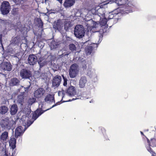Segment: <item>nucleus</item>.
<instances>
[{"label":"nucleus","mask_w":156,"mask_h":156,"mask_svg":"<svg viewBox=\"0 0 156 156\" xmlns=\"http://www.w3.org/2000/svg\"><path fill=\"white\" fill-rule=\"evenodd\" d=\"M57 1H58L60 4H62V1L63 0H56Z\"/></svg>","instance_id":"obj_52"},{"label":"nucleus","mask_w":156,"mask_h":156,"mask_svg":"<svg viewBox=\"0 0 156 156\" xmlns=\"http://www.w3.org/2000/svg\"><path fill=\"white\" fill-rule=\"evenodd\" d=\"M35 120H33V121H30L29 122H27V127L26 128H28L34 122Z\"/></svg>","instance_id":"obj_47"},{"label":"nucleus","mask_w":156,"mask_h":156,"mask_svg":"<svg viewBox=\"0 0 156 156\" xmlns=\"http://www.w3.org/2000/svg\"><path fill=\"white\" fill-rule=\"evenodd\" d=\"M30 85L28 86L27 87H24L23 86H21L20 88L18 89V91L20 93V94H24L26 92H27L29 88Z\"/></svg>","instance_id":"obj_27"},{"label":"nucleus","mask_w":156,"mask_h":156,"mask_svg":"<svg viewBox=\"0 0 156 156\" xmlns=\"http://www.w3.org/2000/svg\"><path fill=\"white\" fill-rule=\"evenodd\" d=\"M45 0V1L46 2V1H47L48 0Z\"/></svg>","instance_id":"obj_58"},{"label":"nucleus","mask_w":156,"mask_h":156,"mask_svg":"<svg viewBox=\"0 0 156 156\" xmlns=\"http://www.w3.org/2000/svg\"><path fill=\"white\" fill-rule=\"evenodd\" d=\"M20 38L19 36L12 37L11 44L14 46L18 45L20 44Z\"/></svg>","instance_id":"obj_24"},{"label":"nucleus","mask_w":156,"mask_h":156,"mask_svg":"<svg viewBox=\"0 0 156 156\" xmlns=\"http://www.w3.org/2000/svg\"><path fill=\"white\" fill-rule=\"evenodd\" d=\"M17 111L18 107L17 105L13 104L11 105L10 109V112L12 115H15Z\"/></svg>","instance_id":"obj_26"},{"label":"nucleus","mask_w":156,"mask_h":156,"mask_svg":"<svg viewBox=\"0 0 156 156\" xmlns=\"http://www.w3.org/2000/svg\"><path fill=\"white\" fill-rule=\"evenodd\" d=\"M87 74L90 78L93 79L94 82L98 80L97 75L96 73L95 69H94L88 67Z\"/></svg>","instance_id":"obj_13"},{"label":"nucleus","mask_w":156,"mask_h":156,"mask_svg":"<svg viewBox=\"0 0 156 156\" xmlns=\"http://www.w3.org/2000/svg\"><path fill=\"white\" fill-rule=\"evenodd\" d=\"M59 42L56 41H52L49 44V46L51 50L56 49L58 48L59 44Z\"/></svg>","instance_id":"obj_25"},{"label":"nucleus","mask_w":156,"mask_h":156,"mask_svg":"<svg viewBox=\"0 0 156 156\" xmlns=\"http://www.w3.org/2000/svg\"><path fill=\"white\" fill-rule=\"evenodd\" d=\"M62 27V21L60 19H58L54 23L53 28L55 30L60 31Z\"/></svg>","instance_id":"obj_18"},{"label":"nucleus","mask_w":156,"mask_h":156,"mask_svg":"<svg viewBox=\"0 0 156 156\" xmlns=\"http://www.w3.org/2000/svg\"><path fill=\"white\" fill-rule=\"evenodd\" d=\"M98 19H99L98 22H96L93 20H90L89 21L87 22V26L89 27L90 26V25L91 24V26L93 28L101 27V28L100 30L99 35H98L99 37L101 34H102L103 35V34H105L107 33L108 31L107 30L108 25L107 24L108 20L105 16L104 17H101V18Z\"/></svg>","instance_id":"obj_2"},{"label":"nucleus","mask_w":156,"mask_h":156,"mask_svg":"<svg viewBox=\"0 0 156 156\" xmlns=\"http://www.w3.org/2000/svg\"><path fill=\"white\" fill-rule=\"evenodd\" d=\"M12 149V154L11 155V156H16V149ZM5 154L3 155V156H9L6 153V151H5Z\"/></svg>","instance_id":"obj_39"},{"label":"nucleus","mask_w":156,"mask_h":156,"mask_svg":"<svg viewBox=\"0 0 156 156\" xmlns=\"http://www.w3.org/2000/svg\"><path fill=\"white\" fill-rule=\"evenodd\" d=\"M2 23L3 24L4 27H6L9 24L8 21L7 20H2Z\"/></svg>","instance_id":"obj_43"},{"label":"nucleus","mask_w":156,"mask_h":156,"mask_svg":"<svg viewBox=\"0 0 156 156\" xmlns=\"http://www.w3.org/2000/svg\"><path fill=\"white\" fill-rule=\"evenodd\" d=\"M36 25L38 28L41 29L40 31L37 32L34 31V33L35 35L37 36L38 37H40L42 35L43 29V22L40 18H37L36 19Z\"/></svg>","instance_id":"obj_9"},{"label":"nucleus","mask_w":156,"mask_h":156,"mask_svg":"<svg viewBox=\"0 0 156 156\" xmlns=\"http://www.w3.org/2000/svg\"><path fill=\"white\" fill-rule=\"evenodd\" d=\"M18 9L16 8H14L12 9L13 14H16L18 13Z\"/></svg>","instance_id":"obj_48"},{"label":"nucleus","mask_w":156,"mask_h":156,"mask_svg":"<svg viewBox=\"0 0 156 156\" xmlns=\"http://www.w3.org/2000/svg\"><path fill=\"white\" fill-rule=\"evenodd\" d=\"M27 61L28 64L32 66L36 64L38 61L37 57L33 54H30L29 55Z\"/></svg>","instance_id":"obj_16"},{"label":"nucleus","mask_w":156,"mask_h":156,"mask_svg":"<svg viewBox=\"0 0 156 156\" xmlns=\"http://www.w3.org/2000/svg\"><path fill=\"white\" fill-rule=\"evenodd\" d=\"M69 49L72 52H75L76 51V45L73 44H70L69 46Z\"/></svg>","instance_id":"obj_35"},{"label":"nucleus","mask_w":156,"mask_h":156,"mask_svg":"<svg viewBox=\"0 0 156 156\" xmlns=\"http://www.w3.org/2000/svg\"><path fill=\"white\" fill-rule=\"evenodd\" d=\"M8 111V108L5 105L0 106V114L3 115L6 113Z\"/></svg>","instance_id":"obj_31"},{"label":"nucleus","mask_w":156,"mask_h":156,"mask_svg":"<svg viewBox=\"0 0 156 156\" xmlns=\"http://www.w3.org/2000/svg\"><path fill=\"white\" fill-rule=\"evenodd\" d=\"M66 93L69 96H74L76 94V91L75 87L71 86L69 87L66 90Z\"/></svg>","instance_id":"obj_20"},{"label":"nucleus","mask_w":156,"mask_h":156,"mask_svg":"<svg viewBox=\"0 0 156 156\" xmlns=\"http://www.w3.org/2000/svg\"><path fill=\"white\" fill-rule=\"evenodd\" d=\"M18 59L19 60V59H21V57H18Z\"/></svg>","instance_id":"obj_56"},{"label":"nucleus","mask_w":156,"mask_h":156,"mask_svg":"<svg viewBox=\"0 0 156 156\" xmlns=\"http://www.w3.org/2000/svg\"><path fill=\"white\" fill-rule=\"evenodd\" d=\"M88 42H89V41H86V42H85L84 43V44H86Z\"/></svg>","instance_id":"obj_55"},{"label":"nucleus","mask_w":156,"mask_h":156,"mask_svg":"<svg viewBox=\"0 0 156 156\" xmlns=\"http://www.w3.org/2000/svg\"><path fill=\"white\" fill-rule=\"evenodd\" d=\"M119 13H121L122 14V13L119 12V11H118L117 9L112 12H110L109 13V15L108 17V20H109L113 19L114 16H115Z\"/></svg>","instance_id":"obj_30"},{"label":"nucleus","mask_w":156,"mask_h":156,"mask_svg":"<svg viewBox=\"0 0 156 156\" xmlns=\"http://www.w3.org/2000/svg\"><path fill=\"white\" fill-rule=\"evenodd\" d=\"M3 35L2 34L0 33V43H1V46L0 47V49H1V51H4V47L2 44V37Z\"/></svg>","instance_id":"obj_38"},{"label":"nucleus","mask_w":156,"mask_h":156,"mask_svg":"<svg viewBox=\"0 0 156 156\" xmlns=\"http://www.w3.org/2000/svg\"><path fill=\"white\" fill-rule=\"evenodd\" d=\"M44 100L46 102L50 103L54 102L55 103L54 96V95L49 94L47 95L44 98Z\"/></svg>","instance_id":"obj_22"},{"label":"nucleus","mask_w":156,"mask_h":156,"mask_svg":"<svg viewBox=\"0 0 156 156\" xmlns=\"http://www.w3.org/2000/svg\"><path fill=\"white\" fill-rule=\"evenodd\" d=\"M74 35L77 38H82L84 36L85 30L82 25H77L74 28Z\"/></svg>","instance_id":"obj_7"},{"label":"nucleus","mask_w":156,"mask_h":156,"mask_svg":"<svg viewBox=\"0 0 156 156\" xmlns=\"http://www.w3.org/2000/svg\"><path fill=\"white\" fill-rule=\"evenodd\" d=\"M90 88L89 89V90H92L93 91H94V86L91 85L90 86Z\"/></svg>","instance_id":"obj_51"},{"label":"nucleus","mask_w":156,"mask_h":156,"mask_svg":"<svg viewBox=\"0 0 156 156\" xmlns=\"http://www.w3.org/2000/svg\"><path fill=\"white\" fill-rule=\"evenodd\" d=\"M27 129V128L25 126H19L15 129V137L16 139L19 138L18 141L20 143L22 142V138L21 136Z\"/></svg>","instance_id":"obj_8"},{"label":"nucleus","mask_w":156,"mask_h":156,"mask_svg":"<svg viewBox=\"0 0 156 156\" xmlns=\"http://www.w3.org/2000/svg\"><path fill=\"white\" fill-rule=\"evenodd\" d=\"M69 55V53L67 52H64L60 55V57L61 58L64 57L65 58H68V56Z\"/></svg>","instance_id":"obj_44"},{"label":"nucleus","mask_w":156,"mask_h":156,"mask_svg":"<svg viewBox=\"0 0 156 156\" xmlns=\"http://www.w3.org/2000/svg\"><path fill=\"white\" fill-rule=\"evenodd\" d=\"M19 119L17 118L15 121L12 120L11 121L8 118H5L1 120L0 125L1 127L4 129H11L13 133V130L15 127L16 121Z\"/></svg>","instance_id":"obj_4"},{"label":"nucleus","mask_w":156,"mask_h":156,"mask_svg":"<svg viewBox=\"0 0 156 156\" xmlns=\"http://www.w3.org/2000/svg\"><path fill=\"white\" fill-rule=\"evenodd\" d=\"M38 46L41 49H42L44 46V45H43V42L40 43L38 44Z\"/></svg>","instance_id":"obj_50"},{"label":"nucleus","mask_w":156,"mask_h":156,"mask_svg":"<svg viewBox=\"0 0 156 156\" xmlns=\"http://www.w3.org/2000/svg\"><path fill=\"white\" fill-rule=\"evenodd\" d=\"M105 9L99 6L94 7L88 11L86 15L85 20L86 21H89L92 20L93 18H101V17L105 16Z\"/></svg>","instance_id":"obj_3"},{"label":"nucleus","mask_w":156,"mask_h":156,"mask_svg":"<svg viewBox=\"0 0 156 156\" xmlns=\"http://www.w3.org/2000/svg\"><path fill=\"white\" fill-rule=\"evenodd\" d=\"M37 62L40 66V69L46 64V61L42 58L40 59L37 61Z\"/></svg>","instance_id":"obj_33"},{"label":"nucleus","mask_w":156,"mask_h":156,"mask_svg":"<svg viewBox=\"0 0 156 156\" xmlns=\"http://www.w3.org/2000/svg\"><path fill=\"white\" fill-rule=\"evenodd\" d=\"M0 140L1 142L6 141L8 138V133L7 132L5 131L2 133L0 136Z\"/></svg>","instance_id":"obj_28"},{"label":"nucleus","mask_w":156,"mask_h":156,"mask_svg":"<svg viewBox=\"0 0 156 156\" xmlns=\"http://www.w3.org/2000/svg\"><path fill=\"white\" fill-rule=\"evenodd\" d=\"M81 99L80 97V96H77L76 98H73L72 99H69V100L67 101H64L63 102H69V101H73L76 99Z\"/></svg>","instance_id":"obj_46"},{"label":"nucleus","mask_w":156,"mask_h":156,"mask_svg":"<svg viewBox=\"0 0 156 156\" xmlns=\"http://www.w3.org/2000/svg\"><path fill=\"white\" fill-rule=\"evenodd\" d=\"M75 0H65L63 5L66 8H69L73 5Z\"/></svg>","instance_id":"obj_21"},{"label":"nucleus","mask_w":156,"mask_h":156,"mask_svg":"<svg viewBox=\"0 0 156 156\" xmlns=\"http://www.w3.org/2000/svg\"><path fill=\"white\" fill-rule=\"evenodd\" d=\"M78 66L76 63L72 65L69 69V76L71 78H75L78 73Z\"/></svg>","instance_id":"obj_11"},{"label":"nucleus","mask_w":156,"mask_h":156,"mask_svg":"<svg viewBox=\"0 0 156 156\" xmlns=\"http://www.w3.org/2000/svg\"><path fill=\"white\" fill-rule=\"evenodd\" d=\"M15 56L16 57H17V54L16 55V56Z\"/></svg>","instance_id":"obj_59"},{"label":"nucleus","mask_w":156,"mask_h":156,"mask_svg":"<svg viewBox=\"0 0 156 156\" xmlns=\"http://www.w3.org/2000/svg\"><path fill=\"white\" fill-rule=\"evenodd\" d=\"M87 63L85 60L81 62V66L83 71L86 70L87 68Z\"/></svg>","instance_id":"obj_36"},{"label":"nucleus","mask_w":156,"mask_h":156,"mask_svg":"<svg viewBox=\"0 0 156 156\" xmlns=\"http://www.w3.org/2000/svg\"><path fill=\"white\" fill-rule=\"evenodd\" d=\"M146 131H149V129H147L145 130Z\"/></svg>","instance_id":"obj_57"},{"label":"nucleus","mask_w":156,"mask_h":156,"mask_svg":"<svg viewBox=\"0 0 156 156\" xmlns=\"http://www.w3.org/2000/svg\"><path fill=\"white\" fill-rule=\"evenodd\" d=\"M36 99L34 98H30L28 100V103L29 106L33 104L36 102Z\"/></svg>","instance_id":"obj_37"},{"label":"nucleus","mask_w":156,"mask_h":156,"mask_svg":"<svg viewBox=\"0 0 156 156\" xmlns=\"http://www.w3.org/2000/svg\"><path fill=\"white\" fill-rule=\"evenodd\" d=\"M10 8V4L8 1H3L0 7L2 14L4 15H7L9 12Z\"/></svg>","instance_id":"obj_10"},{"label":"nucleus","mask_w":156,"mask_h":156,"mask_svg":"<svg viewBox=\"0 0 156 156\" xmlns=\"http://www.w3.org/2000/svg\"><path fill=\"white\" fill-rule=\"evenodd\" d=\"M62 76L63 78V81H64L63 83V85L64 87H66V86L67 84V81L68 80H67V78H66V76H65L64 75H62Z\"/></svg>","instance_id":"obj_42"},{"label":"nucleus","mask_w":156,"mask_h":156,"mask_svg":"<svg viewBox=\"0 0 156 156\" xmlns=\"http://www.w3.org/2000/svg\"><path fill=\"white\" fill-rule=\"evenodd\" d=\"M45 90L42 88H38L34 93V95L35 97L39 98L42 97L45 93Z\"/></svg>","instance_id":"obj_17"},{"label":"nucleus","mask_w":156,"mask_h":156,"mask_svg":"<svg viewBox=\"0 0 156 156\" xmlns=\"http://www.w3.org/2000/svg\"><path fill=\"white\" fill-rule=\"evenodd\" d=\"M48 12H47L46 13H45V15H46V16H48V15H49V14L50 13H48Z\"/></svg>","instance_id":"obj_53"},{"label":"nucleus","mask_w":156,"mask_h":156,"mask_svg":"<svg viewBox=\"0 0 156 156\" xmlns=\"http://www.w3.org/2000/svg\"><path fill=\"white\" fill-rule=\"evenodd\" d=\"M73 26V24L69 21H66L64 24V28L66 31H68L69 28Z\"/></svg>","instance_id":"obj_32"},{"label":"nucleus","mask_w":156,"mask_h":156,"mask_svg":"<svg viewBox=\"0 0 156 156\" xmlns=\"http://www.w3.org/2000/svg\"><path fill=\"white\" fill-rule=\"evenodd\" d=\"M45 104V103L44 101H41L39 104V107L34 112L32 115V119L35 120L40 115L43 114L44 112L48 111L51 108H48L45 110L43 109L45 108L44 105Z\"/></svg>","instance_id":"obj_5"},{"label":"nucleus","mask_w":156,"mask_h":156,"mask_svg":"<svg viewBox=\"0 0 156 156\" xmlns=\"http://www.w3.org/2000/svg\"><path fill=\"white\" fill-rule=\"evenodd\" d=\"M151 128H152V129H154V128H153V127H151Z\"/></svg>","instance_id":"obj_60"},{"label":"nucleus","mask_w":156,"mask_h":156,"mask_svg":"<svg viewBox=\"0 0 156 156\" xmlns=\"http://www.w3.org/2000/svg\"><path fill=\"white\" fill-rule=\"evenodd\" d=\"M140 133L141 135L144 136L145 137L146 136H144V134L142 132L140 131Z\"/></svg>","instance_id":"obj_54"},{"label":"nucleus","mask_w":156,"mask_h":156,"mask_svg":"<svg viewBox=\"0 0 156 156\" xmlns=\"http://www.w3.org/2000/svg\"><path fill=\"white\" fill-rule=\"evenodd\" d=\"M0 67L2 69L7 71H10L12 68V65L9 62H3L1 64Z\"/></svg>","instance_id":"obj_14"},{"label":"nucleus","mask_w":156,"mask_h":156,"mask_svg":"<svg viewBox=\"0 0 156 156\" xmlns=\"http://www.w3.org/2000/svg\"><path fill=\"white\" fill-rule=\"evenodd\" d=\"M20 81L16 78L14 77L12 78L9 83L10 86H17L20 84Z\"/></svg>","instance_id":"obj_23"},{"label":"nucleus","mask_w":156,"mask_h":156,"mask_svg":"<svg viewBox=\"0 0 156 156\" xmlns=\"http://www.w3.org/2000/svg\"><path fill=\"white\" fill-rule=\"evenodd\" d=\"M13 1L16 5L22 4L23 2V0H13Z\"/></svg>","instance_id":"obj_45"},{"label":"nucleus","mask_w":156,"mask_h":156,"mask_svg":"<svg viewBox=\"0 0 156 156\" xmlns=\"http://www.w3.org/2000/svg\"><path fill=\"white\" fill-rule=\"evenodd\" d=\"M62 101V99L60 101H58L55 104H54L51 107V108H51L58 105H60V104H61V103L60 102Z\"/></svg>","instance_id":"obj_49"},{"label":"nucleus","mask_w":156,"mask_h":156,"mask_svg":"<svg viewBox=\"0 0 156 156\" xmlns=\"http://www.w3.org/2000/svg\"><path fill=\"white\" fill-rule=\"evenodd\" d=\"M87 82V79L86 76H83L80 77L79 81V86L80 88L84 87Z\"/></svg>","instance_id":"obj_19"},{"label":"nucleus","mask_w":156,"mask_h":156,"mask_svg":"<svg viewBox=\"0 0 156 156\" xmlns=\"http://www.w3.org/2000/svg\"><path fill=\"white\" fill-rule=\"evenodd\" d=\"M16 140L15 138H11L9 141V146L12 148L15 149L16 147Z\"/></svg>","instance_id":"obj_29"},{"label":"nucleus","mask_w":156,"mask_h":156,"mask_svg":"<svg viewBox=\"0 0 156 156\" xmlns=\"http://www.w3.org/2000/svg\"><path fill=\"white\" fill-rule=\"evenodd\" d=\"M99 129L101 130L105 140H108V138L106 133V130L105 129L102 127H99Z\"/></svg>","instance_id":"obj_34"},{"label":"nucleus","mask_w":156,"mask_h":156,"mask_svg":"<svg viewBox=\"0 0 156 156\" xmlns=\"http://www.w3.org/2000/svg\"><path fill=\"white\" fill-rule=\"evenodd\" d=\"M61 80V77L59 75L55 76L52 80V86L55 88L58 87L60 84Z\"/></svg>","instance_id":"obj_15"},{"label":"nucleus","mask_w":156,"mask_h":156,"mask_svg":"<svg viewBox=\"0 0 156 156\" xmlns=\"http://www.w3.org/2000/svg\"><path fill=\"white\" fill-rule=\"evenodd\" d=\"M20 75L22 79H30L32 76V72L28 69L23 68L20 71Z\"/></svg>","instance_id":"obj_12"},{"label":"nucleus","mask_w":156,"mask_h":156,"mask_svg":"<svg viewBox=\"0 0 156 156\" xmlns=\"http://www.w3.org/2000/svg\"><path fill=\"white\" fill-rule=\"evenodd\" d=\"M120 7L117 9L122 14L131 12L136 7V4L131 0H112Z\"/></svg>","instance_id":"obj_1"},{"label":"nucleus","mask_w":156,"mask_h":156,"mask_svg":"<svg viewBox=\"0 0 156 156\" xmlns=\"http://www.w3.org/2000/svg\"><path fill=\"white\" fill-rule=\"evenodd\" d=\"M0 33L2 34L3 35H5L7 34V29L6 27H4L3 28H2L0 30Z\"/></svg>","instance_id":"obj_40"},{"label":"nucleus","mask_w":156,"mask_h":156,"mask_svg":"<svg viewBox=\"0 0 156 156\" xmlns=\"http://www.w3.org/2000/svg\"><path fill=\"white\" fill-rule=\"evenodd\" d=\"M24 95L23 94H20L18 96V100L20 102H22L24 99Z\"/></svg>","instance_id":"obj_41"},{"label":"nucleus","mask_w":156,"mask_h":156,"mask_svg":"<svg viewBox=\"0 0 156 156\" xmlns=\"http://www.w3.org/2000/svg\"><path fill=\"white\" fill-rule=\"evenodd\" d=\"M103 35L101 34L99 36L97 42L95 43H92L89 45L87 46L85 48L86 53L87 55H90L93 50L96 49L98 46V45L101 43L102 40Z\"/></svg>","instance_id":"obj_6"}]
</instances>
